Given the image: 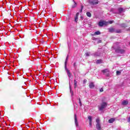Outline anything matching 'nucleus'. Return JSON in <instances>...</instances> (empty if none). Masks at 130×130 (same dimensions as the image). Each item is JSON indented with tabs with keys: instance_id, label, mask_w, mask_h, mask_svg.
Returning a JSON list of instances; mask_svg holds the SVG:
<instances>
[{
	"instance_id": "14",
	"label": "nucleus",
	"mask_w": 130,
	"mask_h": 130,
	"mask_svg": "<svg viewBox=\"0 0 130 130\" xmlns=\"http://www.w3.org/2000/svg\"><path fill=\"white\" fill-rule=\"evenodd\" d=\"M68 60H69V56H67L66 59V61L64 63V68H66H66H67V63L68 62Z\"/></svg>"
},
{
	"instance_id": "31",
	"label": "nucleus",
	"mask_w": 130,
	"mask_h": 130,
	"mask_svg": "<svg viewBox=\"0 0 130 130\" xmlns=\"http://www.w3.org/2000/svg\"><path fill=\"white\" fill-rule=\"evenodd\" d=\"M78 81H77L76 80H74V84H77Z\"/></svg>"
},
{
	"instance_id": "1",
	"label": "nucleus",
	"mask_w": 130,
	"mask_h": 130,
	"mask_svg": "<svg viewBox=\"0 0 130 130\" xmlns=\"http://www.w3.org/2000/svg\"><path fill=\"white\" fill-rule=\"evenodd\" d=\"M113 48H114L116 52H117V53H120L121 54H123V53H124V52H125V50L120 48V46H118L117 47H115L114 46Z\"/></svg>"
},
{
	"instance_id": "24",
	"label": "nucleus",
	"mask_w": 130,
	"mask_h": 130,
	"mask_svg": "<svg viewBox=\"0 0 130 130\" xmlns=\"http://www.w3.org/2000/svg\"><path fill=\"white\" fill-rule=\"evenodd\" d=\"M73 2H74V5L72 6V8H76V7H77V3L75 2V1L74 0H73Z\"/></svg>"
},
{
	"instance_id": "27",
	"label": "nucleus",
	"mask_w": 130,
	"mask_h": 130,
	"mask_svg": "<svg viewBox=\"0 0 130 130\" xmlns=\"http://www.w3.org/2000/svg\"><path fill=\"white\" fill-rule=\"evenodd\" d=\"M80 106L82 107V102H81V99H79Z\"/></svg>"
},
{
	"instance_id": "4",
	"label": "nucleus",
	"mask_w": 130,
	"mask_h": 130,
	"mask_svg": "<svg viewBox=\"0 0 130 130\" xmlns=\"http://www.w3.org/2000/svg\"><path fill=\"white\" fill-rule=\"evenodd\" d=\"M124 12H125V10L120 7L118 8V12H116L115 14H119L120 15L121 13H124Z\"/></svg>"
},
{
	"instance_id": "2",
	"label": "nucleus",
	"mask_w": 130,
	"mask_h": 130,
	"mask_svg": "<svg viewBox=\"0 0 130 130\" xmlns=\"http://www.w3.org/2000/svg\"><path fill=\"white\" fill-rule=\"evenodd\" d=\"M107 107V103L106 102H103L100 106H99V110L100 111H102L103 109H105V108H106Z\"/></svg>"
},
{
	"instance_id": "23",
	"label": "nucleus",
	"mask_w": 130,
	"mask_h": 130,
	"mask_svg": "<svg viewBox=\"0 0 130 130\" xmlns=\"http://www.w3.org/2000/svg\"><path fill=\"white\" fill-rule=\"evenodd\" d=\"M88 118L89 120V122H92V117L91 116H89Z\"/></svg>"
},
{
	"instance_id": "6",
	"label": "nucleus",
	"mask_w": 130,
	"mask_h": 130,
	"mask_svg": "<svg viewBox=\"0 0 130 130\" xmlns=\"http://www.w3.org/2000/svg\"><path fill=\"white\" fill-rule=\"evenodd\" d=\"M104 25H107V22L106 21H100L99 22V26L100 27H103Z\"/></svg>"
},
{
	"instance_id": "15",
	"label": "nucleus",
	"mask_w": 130,
	"mask_h": 130,
	"mask_svg": "<svg viewBox=\"0 0 130 130\" xmlns=\"http://www.w3.org/2000/svg\"><path fill=\"white\" fill-rule=\"evenodd\" d=\"M122 103V105H127L128 104V102L126 101H123Z\"/></svg>"
},
{
	"instance_id": "26",
	"label": "nucleus",
	"mask_w": 130,
	"mask_h": 130,
	"mask_svg": "<svg viewBox=\"0 0 130 130\" xmlns=\"http://www.w3.org/2000/svg\"><path fill=\"white\" fill-rule=\"evenodd\" d=\"M84 9V6L83 5L81 6V9L80 10V13H82L83 12V10Z\"/></svg>"
},
{
	"instance_id": "37",
	"label": "nucleus",
	"mask_w": 130,
	"mask_h": 130,
	"mask_svg": "<svg viewBox=\"0 0 130 130\" xmlns=\"http://www.w3.org/2000/svg\"><path fill=\"white\" fill-rule=\"evenodd\" d=\"M81 19H82V20H83V19H84V17H83V16H81Z\"/></svg>"
},
{
	"instance_id": "38",
	"label": "nucleus",
	"mask_w": 130,
	"mask_h": 130,
	"mask_svg": "<svg viewBox=\"0 0 130 130\" xmlns=\"http://www.w3.org/2000/svg\"><path fill=\"white\" fill-rule=\"evenodd\" d=\"M74 67H76V62L74 63Z\"/></svg>"
},
{
	"instance_id": "29",
	"label": "nucleus",
	"mask_w": 130,
	"mask_h": 130,
	"mask_svg": "<svg viewBox=\"0 0 130 130\" xmlns=\"http://www.w3.org/2000/svg\"><path fill=\"white\" fill-rule=\"evenodd\" d=\"M99 121H100V120H99V119H96V122L97 123H99Z\"/></svg>"
},
{
	"instance_id": "39",
	"label": "nucleus",
	"mask_w": 130,
	"mask_h": 130,
	"mask_svg": "<svg viewBox=\"0 0 130 130\" xmlns=\"http://www.w3.org/2000/svg\"><path fill=\"white\" fill-rule=\"evenodd\" d=\"M77 130H81V128L79 127Z\"/></svg>"
},
{
	"instance_id": "18",
	"label": "nucleus",
	"mask_w": 130,
	"mask_h": 130,
	"mask_svg": "<svg viewBox=\"0 0 130 130\" xmlns=\"http://www.w3.org/2000/svg\"><path fill=\"white\" fill-rule=\"evenodd\" d=\"M100 55H101V54H100V52H95V53L94 54V55L95 56H100Z\"/></svg>"
},
{
	"instance_id": "22",
	"label": "nucleus",
	"mask_w": 130,
	"mask_h": 130,
	"mask_svg": "<svg viewBox=\"0 0 130 130\" xmlns=\"http://www.w3.org/2000/svg\"><path fill=\"white\" fill-rule=\"evenodd\" d=\"M101 62H102V59H99V60H97L96 61V63H101Z\"/></svg>"
},
{
	"instance_id": "13",
	"label": "nucleus",
	"mask_w": 130,
	"mask_h": 130,
	"mask_svg": "<svg viewBox=\"0 0 130 130\" xmlns=\"http://www.w3.org/2000/svg\"><path fill=\"white\" fill-rule=\"evenodd\" d=\"M96 129L98 130H101V125L100 123H97L96 125Z\"/></svg>"
},
{
	"instance_id": "10",
	"label": "nucleus",
	"mask_w": 130,
	"mask_h": 130,
	"mask_svg": "<svg viewBox=\"0 0 130 130\" xmlns=\"http://www.w3.org/2000/svg\"><path fill=\"white\" fill-rule=\"evenodd\" d=\"M69 88H70L71 96H73L74 95V91H72V86H71V82H69Z\"/></svg>"
},
{
	"instance_id": "36",
	"label": "nucleus",
	"mask_w": 130,
	"mask_h": 130,
	"mask_svg": "<svg viewBox=\"0 0 130 130\" xmlns=\"http://www.w3.org/2000/svg\"><path fill=\"white\" fill-rule=\"evenodd\" d=\"M127 121L128 122H130V117L128 118Z\"/></svg>"
},
{
	"instance_id": "34",
	"label": "nucleus",
	"mask_w": 130,
	"mask_h": 130,
	"mask_svg": "<svg viewBox=\"0 0 130 130\" xmlns=\"http://www.w3.org/2000/svg\"><path fill=\"white\" fill-rule=\"evenodd\" d=\"M86 82H87V80L85 79V80L83 81L84 84H85V83H86Z\"/></svg>"
},
{
	"instance_id": "7",
	"label": "nucleus",
	"mask_w": 130,
	"mask_h": 130,
	"mask_svg": "<svg viewBox=\"0 0 130 130\" xmlns=\"http://www.w3.org/2000/svg\"><path fill=\"white\" fill-rule=\"evenodd\" d=\"M65 70L67 73V75L69 78H71V76H72V74H71V72H70V70H69V69H68V68H67L66 65H65Z\"/></svg>"
},
{
	"instance_id": "21",
	"label": "nucleus",
	"mask_w": 130,
	"mask_h": 130,
	"mask_svg": "<svg viewBox=\"0 0 130 130\" xmlns=\"http://www.w3.org/2000/svg\"><path fill=\"white\" fill-rule=\"evenodd\" d=\"M86 15L87 17H89V18L91 17L92 15L91 14V13L90 12H87Z\"/></svg>"
},
{
	"instance_id": "9",
	"label": "nucleus",
	"mask_w": 130,
	"mask_h": 130,
	"mask_svg": "<svg viewBox=\"0 0 130 130\" xmlns=\"http://www.w3.org/2000/svg\"><path fill=\"white\" fill-rule=\"evenodd\" d=\"M80 15V13H77L75 17V22L77 23L78 22V19L79 18V15Z\"/></svg>"
},
{
	"instance_id": "16",
	"label": "nucleus",
	"mask_w": 130,
	"mask_h": 130,
	"mask_svg": "<svg viewBox=\"0 0 130 130\" xmlns=\"http://www.w3.org/2000/svg\"><path fill=\"white\" fill-rule=\"evenodd\" d=\"M102 73H103L104 74H106V73H108L109 72V71L108 70V69H106L103 71H102Z\"/></svg>"
},
{
	"instance_id": "41",
	"label": "nucleus",
	"mask_w": 130,
	"mask_h": 130,
	"mask_svg": "<svg viewBox=\"0 0 130 130\" xmlns=\"http://www.w3.org/2000/svg\"><path fill=\"white\" fill-rule=\"evenodd\" d=\"M117 44H118V43H116V45H117Z\"/></svg>"
},
{
	"instance_id": "19",
	"label": "nucleus",
	"mask_w": 130,
	"mask_h": 130,
	"mask_svg": "<svg viewBox=\"0 0 130 130\" xmlns=\"http://www.w3.org/2000/svg\"><path fill=\"white\" fill-rule=\"evenodd\" d=\"M120 26L122 28H125V27H126V25H125V23H122V24H120Z\"/></svg>"
},
{
	"instance_id": "8",
	"label": "nucleus",
	"mask_w": 130,
	"mask_h": 130,
	"mask_svg": "<svg viewBox=\"0 0 130 130\" xmlns=\"http://www.w3.org/2000/svg\"><path fill=\"white\" fill-rule=\"evenodd\" d=\"M108 30L109 31V32H110V33H113V32H115V28H113V27H110L108 28Z\"/></svg>"
},
{
	"instance_id": "35",
	"label": "nucleus",
	"mask_w": 130,
	"mask_h": 130,
	"mask_svg": "<svg viewBox=\"0 0 130 130\" xmlns=\"http://www.w3.org/2000/svg\"><path fill=\"white\" fill-rule=\"evenodd\" d=\"M109 23L110 24H112V23H113V21H110Z\"/></svg>"
},
{
	"instance_id": "30",
	"label": "nucleus",
	"mask_w": 130,
	"mask_h": 130,
	"mask_svg": "<svg viewBox=\"0 0 130 130\" xmlns=\"http://www.w3.org/2000/svg\"><path fill=\"white\" fill-rule=\"evenodd\" d=\"M100 92H103V88H100Z\"/></svg>"
},
{
	"instance_id": "5",
	"label": "nucleus",
	"mask_w": 130,
	"mask_h": 130,
	"mask_svg": "<svg viewBox=\"0 0 130 130\" xmlns=\"http://www.w3.org/2000/svg\"><path fill=\"white\" fill-rule=\"evenodd\" d=\"M74 119H75V124L76 127H78L79 126V123L78 122V119L77 118V115H74Z\"/></svg>"
},
{
	"instance_id": "40",
	"label": "nucleus",
	"mask_w": 130,
	"mask_h": 130,
	"mask_svg": "<svg viewBox=\"0 0 130 130\" xmlns=\"http://www.w3.org/2000/svg\"><path fill=\"white\" fill-rule=\"evenodd\" d=\"M127 31H130V27L127 29Z\"/></svg>"
},
{
	"instance_id": "11",
	"label": "nucleus",
	"mask_w": 130,
	"mask_h": 130,
	"mask_svg": "<svg viewBox=\"0 0 130 130\" xmlns=\"http://www.w3.org/2000/svg\"><path fill=\"white\" fill-rule=\"evenodd\" d=\"M89 87L90 89H93V88H94V87H95V85H94V83L90 82L89 85Z\"/></svg>"
},
{
	"instance_id": "25",
	"label": "nucleus",
	"mask_w": 130,
	"mask_h": 130,
	"mask_svg": "<svg viewBox=\"0 0 130 130\" xmlns=\"http://www.w3.org/2000/svg\"><path fill=\"white\" fill-rule=\"evenodd\" d=\"M90 52H86L85 54V56H90Z\"/></svg>"
},
{
	"instance_id": "20",
	"label": "nucleus",
	"mask_w": 130,
	"mask_h": 130,
	"mask_svg": "<svg viewBox=\"0 0 130 130\" xmlns=\"http://www.w3.org/2000/svg\"><path fill=\"white\" fill-rule=\"evenodd\" d=\"M115 33H121V29H115Z\"/></svg>"
},
{
	"instance_id": "17",
	"label": "nucleus",
	"mask_w": 130,
	"mask_h": 130,
	"mask_svg": "<svg viewBox=\"0 0 130 130\" xmlns=\"http://www.w3.org/2000/svg\"><path fill=\"white\" fill-rule=\"evenodd\" d=\"M101 34V32H100V31L98 30L94 32V35H100Z\"/></svg>"
},
{
	"instance_id": "3",
	"label": "nucleus",
	"mask_w": 130,
	"mask_h": 130,
	"mask_svg": "<svg viewBox=\"0 0 130 130\" xmlns=\"http://www.w3.org/2000/svg\"><path fill=\"white\" fill-rule=\"evenodd\" d=\"M89 3L90 5H92L93 6L98 5L99 4L98 0H89Z\"/></svg>"
},
{
	"instance_id": "12",
	"label": "nucleus",
	"mask_w": 130,
	"mask_h": 130,
	"mask_svg": "<svg viewBox=\"0 0 130 130\" xmlns=\"http://www.w3.org/2000/svg\"><path fill=\"white\" fill-rule=\"evenodd\" d=\"M114 121H115V118H111L108 120V122L109 123H113V122H114Z\"/></svg>"
},
{
	"instance_id": "28",
	"label": "nucleus",
	"mask_w": 130,
	"mask_h": 130,
	"mask_svg": "<svg viewBox=\"0 0 130 130\" xmlns=\"http://www.w3.org/2000/svg\"><path fill=\"white\" fill-rule=\"evenodd\" d=\"M116 74H117V75H120V71H117V72H116Z\"/></svg>"
},
{
	"instance_id": "33",
	"label": "nucleus",
	"mask_w": 130,
	"mask_h": 130,
	"mask_svg": "<svg viewBox=\"0 0 130 130\" xmlns=\"http://www.w3.org/2000/svg\"><path fill=\"white\" fill-rule=\"evenodd\" d=\"M89 126H92V122H89Z\"/></svg>"
},
{
	"instance_id": "32",
	"label": "nucleus",
	"mask_w": 130,
	"mask_h": 130,
	"mask_svg": "<svg viewBox=\"0 0 130 130\" xmlns=\"http://www.w3.org/2000/svg\"><path fill=\"white\" fill-rule=\"evenodd\" d=\"M77 88V84H74V89H76Z\"/></svg>"
}]
</instances>
